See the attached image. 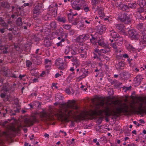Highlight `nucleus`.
I'll return each mask as SVG.
<instances>
[{
	"label": "nucleus",
	"mask_w": 146,
	"mask_h": 146,
	"mask_svg": "<svg viewBox=\"0 0 146 146\" xmlns=\"http://www.w3.org/2000/svg\"><path fill=\"white\" fill-rule=\"evenodd\" d=\"M26 63L27 66L28 67H29L32 64L31 62L29 60L26 61Z\"/></svg>",
	"instance_id": "obj_58"
},
{
	"label": "nucleus",
	"mask_w": 146,
	"mask_h": 146,
	"mask_svg": "<svg viewBox=\"0 0 146 146\" xmlns=\"http://www.w3.org/2000/svg\"><path fill=\"white\" fill-rule=\"evenodd\" d=\"M70 71L73 72V73L71 74L69 76V77H70V78H72L73 77H74V72L73 71L74 70V69L73 67H71L70 69Z\"/></svg>",
	"instance_id": "obj_49"
},
{
	"label": "nucleus",
	"mask_w": 146,
	"mask_h": 146,
	"mask_svg": "<svg viewBox=\"0 0 146 146\" xmlns=\"http://www.w3.org/2000/svg\"><path fill=\"white\" fill-rule=\"evenodd\" d=\"M3 135H5L6 137H7L9 136V133L7 132H3Z\"/></svg>",
	"instance_id": "obj_59"
},
{
	"label": "nucleus",
	"mask_w": 146,
	"mask_h": 146,
	"mask_svg": "<svg viewBox=\"0 0 146 146\" xmlns=\"http://www.w3.org/2000/svg\"><path fill=\"white\" fill-rule=\"evenodd\" d=\"M50 26L51 29L54 30L56 29V24L55 22L52 21L50 23Z\"/></svg>",
	"instance_id": "obj_36"
},
{
	"label": "nucleus",
	"mask_w": 146,
	"mask_h": 146,
	"mask_svg": "<svg viewBox=\"0 0 146 146\" xmlns=\"http://www.w3.org/2000/svg\"><path fill=\"white\" fill-rule=\"evenodd\" d=\"M55 64L59 69L61 70L64 69V63L62 59L59 58H58L56 60Z\"/></svg>",
	"instance_id": "obj_9"
},
{
	"label": "nucleus",
	"mask_w": 146,
	"mask_h": 146,
	"mask_svg": "<svg viewBox=\"0 0 146 146\" xmlns=\"http://www.w3.org/2000/svg\"><path fill=\"white\" fill-rule=\"evenodd\" d=\"M8 24L9 25L11 26V28H9V29H8V30L9 31H12L13 29V23H12V22H11V21H8Z\"/></svg>",
	"instance_id": "obj_50"
},
{
	"label": "nucleus",
	"mask_w": 146,
	"mask_h": 146,
	"mask_svg": "<svg viewBox=\"0 0 146 146\" xmlns=\"http://www.w3.org/2000/svg\"><path fill=\"white\" fill-rule=\"evenodd\" d=\"M0 24L2 26L4 27H7V24L1 17H0Z\"/></svg>",
	"instance_id": "obj_42"
},
{
	"label": "nucleus",
	"mask_w": 146,
	"mask_h": 146,
	"mask_svg": "<svg viewBox=\"0 0 146 146\" xmlns=\"http://www.w3.org/2000/svg\"><path fill=\"white\" fill-rule=\"evenodd\" d=\"M84 11L85 12H87L88 11H89V9L88 7H86L83 8Z\"/></svg>",
	"instance_id": "obj_60"
},
{
	"label": "nucleus",
	"mask_w": 146,
	"mask_h": 146,
	"mask_svg": "<svg viewBox=\"0 0 146 146\" xmlns=\"http://www.w3.org/2000/svg\"><path fill=\"white\" fill-rule=\"evenodd\" d=\"M71 61L73 62L76 65V67L79 66L80 64V62L78 60L76 56H73L71 59Z\"/></svg>",
	"instance_id": "obj_22"
},
{
	"label": "nucleus",
	"mask_w": 146,
	"mask_h": 146,
	"mask_svg": "<svg viewBox=\"0 0 146 146\" xmlns=\"http://www.w3.org/2000/svg\"><path fill=\"white\" fill-rule=\"evenodd\" d=\"M57 20L58 21L63 23H65L66 21V20L65 17L60 16L57 18Z\"/></svg>",
	"instance_id": "obj_35"
},
{
	"label": "nucleus",
	"mask_w": 146,
	"mask_h": 146,
	"mask_svg": "<svg viewBox=\"0 0 146 146\" xmlns=\"http://www.w3.org/2000/svg\"><path fill=\"white\" fill-rule=\"evenodd\" d=\"M125 46L127 49L130 52L133 51L134 50V48L132 45L127 42L125 43Z\"/></svg>",
	"instance_id": "obj_21"
},
{
	"label": "nucleus",
	"mask_w": 146,
	"mask_h": 146,
	"mask_svg": "<svg viewBox=\"0 0 146 146\" xmlns=\"http://www.w3.org/2000/svg\"><path fill=\"white\" fill-rule=\"evenodd\" d=\"M16 23L17 25L20 26H21L22 24L23 23H22V20L21 18H18L16 21Z\"/></svg>",
	"instance_id": "obj_38"
},
{
	"label": "nucleus",
	"mask_w": 146,
	"mask_h": 146,
	"mask_svg": "<svg viewBox=\"0 0 146 146\" xmlns=\"http://www.w3.org/2000/svg\"><path fill=\"white\" fill-rule=\"evenodd\" d=\"M44 45L45 46L48 47L50 46L51 44L48 38H45L44 39Z\"/></svg>",
	"instance_id": "obj_30"
},
{
	"label": "nucleus",
	"mask_w": 146,
	"mask_h": 146,
	"mask_svg": "<svg viewBox=\"0 0 146 146\" xmlns=\"http://www.w3.org/2000/svg\"><path fill=\"white\" fill-rule=\"evenodd\" d=\"M129 37L131 40L137 39L138 38V35L135 33H134L132 31H128Z\"/></svg>",
	"instance_id": "obj_14"
},
{
	"label": "nucleus",
	"mask_w": 146,
	"mask_h": 146,
	"mask_svg": "<svg viewBox=\"0 0 146 146\" xmlns=\"http://www.w3.org/2000/svg\"><path fill=\"white\" fill-rule=\"evenodd\" d=\"M98 43L99 45L103 47H104L105 46H106L107 45L105 43L104 40V39L102 38H100Z\"/></svg>",
	"instance_id": "obj_24"
},
{
	"label": "nucleus",
	"mask_w": 146,
	"mask_h": 146,
	"mask_svg": "<svg viewBox=\"0 0 146 146\" xmlns=\"http://www.w3.org/2000/svg\"><path fill=\"white\" fill-rule=\"evenodd\" d=\"M6 94V93L5 92H4L2 93L1 94L0 96L1 98H3L5 97Z\"/></svg>",
	"instance_id": "obj_57"
},
{
	"label": "nucleus",
	"mask_w": 146,
	"mask_h": 146,
	"mask_svg": "<svg viewBox=\"0 0 146 146\" xmlns=\"http://www.w3.org/2000/svg\"><path fill=\"white\" fill-rule=\"evenodd\" d=\"M9 121L10 123L7 121H5L0 124L4 127H5L6 128L9 130L13 131L15 132H18L20 130V128L22 127H29L32 125L34 123V120L31 119H26L24 121L25 125H18L17 127L15 126L16 124V121L14 119H11Z\"/></svg>",
	"instance_id": "obj_3"
},
{
	"label": "nucleus",
	"mask_w": 146,
	"mask_h": 146,
	"mask_svg": "<svg viewBox=\"0 0 146 146\" xmlns=\"http://www.w3.org/2000/svg\"><path fill=\"white\" fill-rule=\"evenodd\" d=\"M136 6V4L135 3H131L128 4V6L129 7L132 9H135Z\"/></svg>",
	"instance_id": "obj_43"
},
{
	"label": "nucleus",
	"mask_w": 146,
	"mask_h": 146,
	"mask_svg": "<svg viewBox=\"0 0 146 146\" xmlns=\"http://www.w3.org/2000/svg\"><path fill=\"white\" fill-rule=\"evenodd\" d=\"M72 55L71 56H65L64 57V58H67L68 59H70L72 58Z\"/></svg>",
	"instance_id": "obj_62"
},
{
	"label": "nucleus",
	"mask_w": 146,
	"mask_h": 146,
	"mask_svg": "<svg viewBox=\"0 0 146 146\" xmlns=\"http://www.w3.org/2000/svg\"><path fill=\"white\" fill-rule=\"evenodd\" d=\"M106 28L105 25H100L96 27V30L97 33L100 34H102L105 32L106 30Z\"/></svg>",
	"instance_id": "obj_11"
},
{
	"label": "nucleus",
	"mask_w": 146,
	"mask_h": 146,
	"mask_svg": "<svg viewBox=\"0 0 146 146\" xmlns=\"http://www.w3.org/2000/svg\"><path fill=\"white\" fill-rule=\"evenodd\" d=\"M104 101L102 100L98 102L96 105L95 109L90 110L88 112H84L77 115L78 112V108L76 104V101L74 100H69L66 103H64L60 104L59 106L60 108L57 111L56 115L58 118H61L64 116L68 117L73 118L76 120H84L85 119L88 115L92 116L98 115L102 117H106V120L107 121L109 120L105 115L102 116L97 113L96 114H92L91 111H96L98 112L100 110H98L100 107H102L104 105Z\"/></svg>",
	"instance_id": "obj_1"
},
{
	"label": "nucleus",
	"mask_w": 146,
	"mask_h": 146,
	"mask_svg": "<svg viewBox=\"0 0 146 146\" xmlns=\"http://www.w3.org/2000/svg\"><path fill=\"white\" fill-rule=\"evenodd\" d=\"M83 47H72V55H76L78 54L80 52L82 51Z\"/></svg>",
	"instance_id": "obj_13"
},
{
	"label": "nucleus",
	"mask_w": 146,
	"mask_h": 146,
	"mask_svg": "<svg viewBox=\"0 0 146 146\" xmlns=\"http://www.w3.org/2000/svg\"><path fill=\"white\" fill-rule=\"evenodd\" d=\"M39 49H37L35 52V54H33L31 55V58L33 62L37 65H39L41 63V58L38 55H41V53H38Z\"/></svg>",
	"instance_id": "obj_5"
},
{
	"label": "nucleus",
	"mask_w": 146,
	"mask_h": 146,
	"mask_svg": "<svg viewBox=\"0 0 146 146\" xmlns=\"http://www.w3.org/2000/svg\"><path fill=\"white\" fill-rule=\"evenodd\" d=\"M82 51L80 52V56L82 58H85L86 56V49L85 48H83Z\"/></svg>",
	"instance_id": "obj_28"
},
{
	"label": "nucleus",
	"mask_w": 146,
	"mask_h": 146,
	"mask_svg": "<svg viewBox=\"0 0 146 146\" xmlns=\"http://www.w3.org/2000/svg\"><path fill=\"white\" fill-rule=\"evenodd\" d=\"M40 7L38 5H36L33 11V15L34 18H35L40 14Z\"/></svg>",
	"instance_id": "obj_12"
},
{
	"label": "nucleus",
	"mask_w": 146,
	"mask_h": 146,
	"mask_svg": "<svg viewBox=\"0 0 146 146\" xmlns=\"http://www.w3.org/2000/svg\"><path fill=\"white\" fill-rule=\"evenodd\" d=\"M142 80V76L140 75H137L134 79V80L137 83L139 84Z\"/></svg>",
	"instance_id": "obj_32"
},
{
	"label": "nucleus",
	"mask_w": 146,
	"mask_h": 146,
	"mask_svg": "<svg viewBox=\"0 0 146 146\" xmlns=\"http://www.w3.org/2000/svg\"><path fill=\"white\" fill-rule=\"evenodd\" d=\"M131 86H129V87H123V89L124 90V91L125 92L127 90H130L131 89Z\"/></svg>",
	"instance_id": "obj_56"
},
{
	"label": "nucleus",
	"mask_w": 146,
	"mask_h": 146,
	"mask_svg": "<svg viewBox=\"0 0 146 146\" xmlns=\"http://www.w3.org/2000/svg\"><path fill=\"white\" fill-rule=\"evenodd\" d=\"M57 4L56 3H55L54 5V7H55L54 8V9L52 12V14H53L54 15L56 14L57 11Z\"/></svg>",
	"instance_id": "obj_45"
},
{
	"label": "nucleus",
	"mask_w": 146,
	"mask_h": 146,
	"mask_svg": "<svg viewBox=\"0 0 146 146\" xmlns=\"http://www.w3.org/2000/svg\"><path fill=\"white\" fill-rule=\"evenodd\" d=\"M72 3V6L73 9L78 11L82 10L86 5V3L84 0H76Z\"/></svg>",
	"instance_id": "obj_4"
},
{
	"label": "nucleus",
	"mask_w": 146,
	"mask_h": 146,
	"mask_svg": "<svg viewBox=\"0 0 146 146\" xmlns=\"http://www.w3.org/2000/svg\"><path fill=\"white\" fill-rule=\"evenodd\" d=\"M116 29L118 30L119 32L124 34L126 33V29L125 28L124 25L122 24H117L115 25Z\"/></svg>",
	"instance_id": "obj_10"
},
{
	"label": "nucleus",
	"mask_w": 146,
	"mask_h": 146,
	"mask_svg": "<svg viewBox=\"0 0 146 146\" xmlns=\"http://www.w3.org/2000/svg\"><path fill=\"white\" fill-rule=\"evenodd\" d=\"M82 20L84 23H85L86 24H90L92 20V18H88L83 17L82 18Z\"/></svg>",
	"instance_id": "obj_25"
},
{
	"label": "nucleus",
	"mask_w": 146,
	"mask_h": 146,
	"mask_svg": "<svg viewBox=\"0 0 146 146\" xmlns=\"http://www.w3.org/2000/svg\"><path fill=\"white\" fill-rule=\"evenodd\" d=\"M122 56L124 58H128L129 57L128 55L127 54H123Z\"/></svg>",
	"instance_id": "obj_61"
},
{
	"label": "nucleus",
	"mask_w": 146,
	"mask_h": 146,
	"mask_svg": "<svg viewBox=\"0 0 146 146\" xmlns=\"http://www.w3.org/2000/svg\"><path fill=\"white\" fill-rule=\"evenodd\" d=\"M90 41L92 43L93 45H95L97 43L96 38L95 37H92V38H90Z\"/></svg>",
	"instance_id": "obj_40"
},
{
	"label": "nucleus",
	"mask_w": 146,
	"mask_h": 146,
	"mask_svg": "<svg viewBox=\"0 0 146 146\" xmlns=\"http://www.w3.org/2000/svg\"><path fill=\"white\" fill-rule=\"evenodd\" d=\"M119 104L118 100L111 101L110 102L107 103V106L104 110H101L98 112L96 111H91L92 114H96L97 113L102 116L105 115L106 116H109L111 115H114L116 113L119 114L121 113H127L128 112L129 107L125 103L121 104L120 106L117 108L116 111H114V106L118 105Z\"/></svg>",
	"instance_id": "obj_2"
},
{
	"label": "nucleus",
	"mask_w": 146,
	"mask_h": 146,
	"mask_svg": "<svg viewBox=\"0 0 146 146\" xmlns=\"http://www.w3.org/2000/svg\"><path fill=\"white\" fill-rule=\"evenodd\" d=\"M124 66V64L122 62H120L117 65L118 69H122Z\"/></svg>",
	"instance_id": "obj_41"
},
{
	"label": "nucleus",
	"mask_w": 146,
	"mask_h": 146,
	"mask_svg": "<svg viewBox=\"0 0 146 146\" xmlns=\"http://www.w3.org/2000/svg\"><path fill=\"white\" fill-rule=\"evenodd\" d=\"M90 37L89 35L88 34H83L79 36L77 38V40H79V41L82 42L85 40L89 38Z\"/></svg>",
	"instance_id": "obj_15"
},
{
	"label": "nucleus",
	"mask_w": 146,
	"mask_h": 146,
	"mask_svg": "<svg viewBox=\"0 0 146 146\" xmlns=\"http://www.w3.org/2000/svg\"><path fill=\"white\" fill-rule=\"evenodd\" d=\"M40 116L46 121L52 120L53 119V115L50 113L43 111L41 114Z\"/></svg>",
	"instance_id": "obj_6"
},
{
	"label": "nucleus",
	"mask_w": 146,
	"mask_h": 146,
	"mask_svg": "<svg viewBox=\"0 0 146 146\" xmlns=\"http://www.w3.org/2000/svg\"><path fill=\"white\" fill-rule=\"evenodd\" d=\"M121 20L125 24H128L131 21V19L129 16L125 14L123 15V17L122 18Z\"/></svg>",
	"instance_id": "obj_17"
},
{
	"label": "nucleus",
	"mask_w": 146,
	"mask_h": 146,
	"mask_svg": "<svg viewBox=\"0 0 146 146\" xmlns=\"http://www.w3.org/2000/svg\"><path fill=\"white\" fill-rule=\"evenodd\" d=\"M72 47L70 46H66L64 50V53L66 55L69 54L71 53L72 54Z\"/></svg>",
	"instance_id": "obj_20"
},
{
	"label": "nucleus",
	"mask_w": 146,
	"mask_h": 146,
	"mask_svg": "<svg viewBox=\"0 0 146 146\" xmlns=\"http://www.w3.org/2000/svg\"><path fill=\"white\" fill-rule=\"evenodd\" d=\"M14 107H15L16 109L14 110V112L13 113L10 112V114L11 115H15L16 112H19V110L21 109L20 105L18 103V99H15V104L13 105Z\"/></svg>",
	"instance_id": "obj_7"
},
{
	"label": "nucleus",
	"mask_w": 146,
	"mask_h": 146,
	"mask_svg": "<svg viewBox=\"0 0 146 146\" xmlns=\"http://www.w3.org/2000/svg\"><path fill=\"white\" fill-rule=\"evenodd\" d=\"M110 46L113 48L115 52H117L119 48L118 47L117 42H115L113 43L110 44Z\"/></svg>",
	"instance_id": "obj_26"
},
{
	"label": "nucleus",
	"mask_w": 146,
	"mask_h": 146,
	"mask_svg": "<svg viewBox=\"0 0 146 146\" xmlns=\"http://www.w3.org/2000/svg\"><path fill=\"white\" fill-rule=\"evenodd\" d=\"M110 32L109 35L114 39H116L119 36H118V34L113 30H110Z\"/></svg>",
	"instance_id": "obj_18"
},
{
	"label": "nucleus",
	"mask_w": 146,
	"mask_h": 146,
	"mask_svg": "<svg viewBox=\"0 0 146 146\" xmlns=\"http://www.w3.org/2000/svg\"><path fill=\"white\" fill-rule=\"evenodd\" d=\"M8 48L7 47L5 48V50L3 51V53L4 54H7L8 52V51L7 50Z\"/></svg>",
	"instance_id": "obj_63"
},
{
	"label": "nucleus",
	"mask_w": 146,
	"mask_h": 146,
	"mask_svg": "<svg viewBox=\"0 0 146 146\" xmlns=\"http://www.w3.org/2000/svg\"><path fill=\"white\" fill-rule=\"evenodd\" d=\"M123 38L122 37L119 36V37L116 40L117 45L119 46H121L123 43Z\"/></svg>",
	"instance_id": "obj_27"
},
{
	"label": "nucleus",
	"mask_w": 146,
	"mask_h": 146,
	"mask_svg": "<svg viewBox=\"0 0 146 146\" xmlns=\"http://www.w3.org/2000/svg\"><path fill=\"white\" fill-rule=\"evenodd\" d=\"M120 8L123 11H125L128 9V7L125 5L122 4Z\"/></svg>",
	"instance_id": "obj_47"
},
{
	"label": "nucleus",
	"mask_w": 146,
	"mask_h": 146,
	"mask_svg": "<svg viewBox=\"0 0 146 146\" xmlns=\"http://www.w3.org/2000/svg\"><path fill=\"white\" fill-rule=\"evenodd\" d=\"M102 0H92V3L93 5L92 8L95 9V11H97L98 9V6L96 5V4L100 3H102Z\"/></svg>",
	"instance_id": "obj_16"
},
{
	"label": "nucleus",
	"mask_w": 146,
	"mask_h": 146,
	"mask_svg": "<svg viewBox=\"0 0 146 146\" xmlns=\"http://www.w3.org/2000/svg\"><path fill=\"white\" fill-rule=\"evenodd\" d=\"M68 20L69 23H71L72 25H76L79 21L78 17L74 18L71 15H68Z\"/></svg>",
	"instance_id": "obj_8"
},
{
	"label": "nucleus",
	"mask_w": 146,
	"mask_h": 146,
	"mask_svg": "<svg viewBox=\"0 0 146 146\" xmlns=\"http://www.w3.org/2000/svg\"><path fill=\"white\" fill-rule=\"evenodd\" d=\"M1 5L3 7L7 8H8L10 7V5L8 3L5 2L2 3Z\"/></svg>",
	"instance_id": "obj_44"
},
{
	"label": "nucleus",
	"mask_w": 146,
	"mask_h": 146,
	"mask_svg": "<svg viewBox=\"0 0 146 146\" xmlns=\"http://www.w3.org/2000/svg\"><path fill=\"white\" fill-rule=\"evenodd\" d=\"M140 42L141 43L143 44H146V35H144L143 36L141 37L140 39Z\"/></svg>",
	"instance_id": "obj_37"
},
{
	"label": "nucleus",
	"mask_w": 146,
	"mask_h": 146,
	"mask_svg": "<svg viewBox=\"0 0 146 146\" xmlns=\"http://www.w3.org/2000/svg\"><path fill=\"white\" fill-rule=\"evenodd\" d=\"M10 89V86L8 83H6L3 85V90L5 92H7Z\"/></svg>",
	"instance_id": "obj_34"
},
{
	"label": "nucleus",
	"mask_w": 146,
	"mask_h": 146,
	"mask_svg": "<svg viewBox=\"0 0 146 146\" xmlns=\"http://www.w3.org/2000/svg\"><path fill=\"white\" fill-rule=\"evenodd\" d=\"M64 38H62L61 39V40L59 42L57 43L56 44L58 46H62V45L61 44L62 42H64Z\"/></svg>",
	"instance_id": "obj_54"
},
{
	"label": "nucleus",
	"mask_w": 146,
	"mask_h": 146,
	"mask_svg": "<svg viewBox=\"0 0 146 146\" xmlns=\"http://www.w3.org/2000/svg\"><path fill=\"white\" fill-rule=\"evenodd\" d=\"M121 2L120 1L116 2L115 5L117 7H118V8H120L121 7Z\"/></svg>",
	"instance_id": "obj_51"
},
{
	"label": "nucleus",
	"mask_w": 146,
	"mask_h": 146,
	"mask_svg": "<svg viewBox=\"0 0 146 146\" xmlns=\"http://www.w3.org/2000/svg\"><path fill=\"white\" fill-rule=\"evenodd\" d=\"M64 91L68 95L70 94H71L73 95L74 93V90L72 88L70 87L66 88L64 90Z\"/></svg>",
	"instance_id": "obj_23"
},
{
	"label": "nucleus",
	"mask_w": 146,
	"mask_h": 146,
	"mask_svg": "<svg viewBox=\"0 0 146 146\" xmlns=\"http://www.w3.org/2000/svg\"><path fill=\"white\" fill-rule=\"evenodd\" d=\"M94 52V53H98V54L99 56L101 55V53L100 52V50H99V49L97 48H95L94 50V52Z\"/></svg>",
	"instance_id": "obj_53"
},
{
	"label": "nucleus",
	"mask_w": 146,
	"mask_h": 146,
	"mask_svg": "<svg viewBox=\"0 0 146 146\" xmlns=\"http://www.w3.org/2000/svg\"><path fill=\"white\" fill-rule=\"evenodd\" d=\"M127 60L128 62L129 63V64L131 63V61L133 60V59L132 58H130L129 57H128V58H127Z\"/></svg>",
	"instance_id": "obj_64"
},
{
	"label": "nucleus",
	"mask_w": 146,
	"mask_h": 146,
	"mask_svg": "<svg viewBox=\"0 0 146 146\" xmlns=\"http://www.w3.org/2000/svg\"><path fill=\"white\" fill-rule=\"evenodd\" d=\"M137 3L140 7H143L145 5L146 1L145 0H138Z\"/></svg>",
	"instance_id": "obj_31"
},
{
	"label": "nucleus",
	"mask_w": 146,
	"mask_h": 146,
	"mask_svg": "<svg viewBox=\"0 0 146 146\" xmlns=\"http://www.w3.org/2000/svg\"><path fill=\"white\" fill-rule=\"evenodd\" d=\"M56 98L60 100H62L63 99V97L60 94H57L56 96Z\"/></svg>",
	"instance_id": "obj_52"
},
{
	"label": "nucleus",
	"mask_w": 146,
	"mask_h": 146,
	"mask_svg": "<svg viewBox=\"0 0 146 146\" xmlns=\"http://www.w3.org/2000/svg\"><path fill=\"white\" fill-rule=\"evenodd\" d=\"M98 13L99 17L101 19L104 18L105 17L103 11L102 9H100L98 10Z\"/></svg>",
	"instance_id": "obj_33"
},
{
	"label": "nucleus",
	"mask_w": 146,
	"mask_h": 146,
	"mask_svg": "<svg viewBox=\"0 0 146 146\" xmlns=\"http://www.w3.org/2000/svg\"><path fill=\"white\" fill-rule=\"evenodd\" d=\"M88 72L87 70H86L84 72L83 74L81 76L78 77V79L79 80H81L82 79L85 78V77L88 75Z\"/></svg>",
	"instance_id": "obj_39"
},
{
	"label": "nucleus",
	"mask_w": 146,
	"mask_h": 146,
	"mask_svg": "<svg viewBox=\"0 0 146 146\" xmlns=\"http://www.w3.org/2000/svg\"><path fill=\"white\" fill-rule=\"evenodd\" d=\"M62 27L64 28L66 30H69L71 28V25H64Z\"/></svg>",
	"instance_id": "obj_48"
},
{
	"label": "nucleus",
	"mask_w": 146,
	"mask_h": 146,
	"mask_svg": "<svg viewBox=\"0 0 146 146\" xmlns=\"http://www.w3.org/2000/svg\"><path fill=\"white\" fill-rule=\"evenodd\" d=\"M103 47V49L100 50L101 55L102 53L106 54L110 52V48L108 45L105 46L104 47Z\"/></svg>",
	"instance_id": "obj_19"
},
{
	"label": "nucleus",
	"mask_w": 146,
	"mask_h": 146,
	"mask_svg": "<svg viewBox=\"0 0 146 146\" xmlns=\"http://www.w3.org/2000/svg\"><path fill=\"white\" fill-rule=\"evenodd\" d=\"M145 9L143 7H140L138 9V11L140 13L143 12L144 11Z\"/></svg>",
	"instance_id": "obj_55"
},
{
	"label": "nucleus",
	"mask_w": 146,
	"mask_h": 146,
	"mask_svg": "<svg viewBox=\"0 0 146 146\" xmlns=\"http://www.w3.org/2000/svg\"><path fill=\"white\" fill-rule=\"evenodd\" d=\"M144 104L145 105L144 106V109L142 108V107L139 106L138 108V109L141 113H143L145 111L146 113V100L144 102Z\"/></svg>",
	"instance_id": "obj_29"
},
{
	"label": "nucleus",
	"mask_w": 146,
	"mask_h": 146,
	"mask_svg": "<svg viewBox=\"0 0 146 146\" xmlns=\"http://www.w3.org/2000/svg\"><path fill=\"white\" fill-rule=\"evenodd\" d=\"M44 62L46 64H48V66H50L51 64V60L46 58L45 59Z\"/></svg>",
	"instance_id": "obj_46"
}]
</instances>
